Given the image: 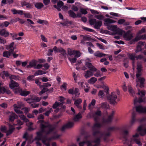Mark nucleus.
Here are the masks:
<instances>
[{
  "instance_id": "obj_1",
  "label": "nucleus",
  "mask_w": 146,
  "mask_h": 146,
  "mask_svg": "<svg viewBox=\"0 0 146 146\" xmlns=\"http://www.w3.org/2000/svg\"><path fill=\"white\" fill-rule=\"evenodd\" d=\"M102 114L101 111L99 110L94 112H92L88 114V117H93L96 122L93 127V135L96 137L95 140L94 141H89L87 140L83 141L79 143V146H98L100 142V139L102 137H104L108 136L110 133H105L102 132L99 130H96V128H99L103 126L104 124H106L110 123L114 114V111H112L108 116L107 119H102V123L101 124L97 122L100 119V117Z\"/></svg>"
},
{
  "instance_id": "obj_2",
  "label": "nucleus",
  "mask_w": 146,
  "mask_h": 146,
  "mask_svg": "<svg viewBox=\"0 0 146 146\" xmlns=\"http://www.w3.org/2000/svg\"><path fill=\"white\" fill-rule=\"evenodd\" d=\"M39 122L41 123L40 130L36 133L35 139L38 141L42 140L43 143L46 146H50L49 143L46 142V137L45 134H48L52 132L55 129V127L54 126H51L48 123L42 121H40Z\"/></svg>"
},
{
  "instance_id": "obj_3",
  "label": "nucleus",
  "mask_w": 146,
  "mask_h": 146,
  "mask_svg": "<svg viewBox=\"0 0 146 146\" xmlns=\"http://www.w3.org/2000/svg\"><path fill=\"white\" fill-rule=\"evenodd\" d=\"M138 94L141 97L138 99L136 98L134 100V104L135 106V109L136 111L139 113H146V107H143L140 105L136 106V104L137 102L140 103L143 102L145 100V99L142 98V97L145 95V91L143 90L140 91L139 89H138Z\"/></svg>"
},
{
  "instance_id": "obj_4",
  "label": "nucleus",
  "mask_w": 146,
  "mask_h": 146,
  "mask_svg": "<svg viewBox=\"0 0 146 146\" xmlns=\"http://www.w3.org/2000/svg\"><path fill=\"white\" fill-rule=\"evenodd\" d=\"M142 68V66L141 64L138 63L137 68V71L136 74V76L137 77L136 81L137 83L136 84L137 87V86L139 85L138 83V82H139L140 83L139 85L140 87H143V84L145 81V79L144 78L139 77L141 75V70Z\"/></svg>"
},
{
  "instance_id": "obj_5",
  "label": "nucleus",
  "mask_w": 146,
  "mask_h": 146,
  "mask_svg": "<svg viewBox=\"0 0 146 146\" xmlns=\"http://www.w3.org/2000/svg\"><path fill=\"white\" fill-rule=\"evenodd\" d=\"M14 44V42H12L9 45H6V48L7 50H9L8 51H5L3 53V56L4 57L8 58L13 53V51L15 48L13 46Z\"/></svg>"
},
{
  "instance_id": "obj_6",
  "label": "nucleus",
  "mask_w": 146,
  "mask_h": 146,
  "mask_svg": "<svg viewBox=\"0 0 146 146\" xmlns=\"http://www.w3.org/2000/svg\"><path fill=\"white\" fill-rule=\"evenodd\" d=\"M90 23L91 25H94V28L97 29H100L102 25V22L101 21L97 20L95 19L89 20Z\"/></svg>"
},
{
  "instance_id": "obj_7",
  "label": "nucleus",
  "mask_w": 146,
  "mask_h": 146,
  "mask_svg": "<svg viewBox=\"0 0 146 146\" xmlns=\"http://www.w3.org/2000/svg\"><path fill=\"white\" fill-rule=\"evenodd\" d=\"M85 62L86 66L89 69V70H92L94 71H97V69L92 65L91 63V61L90 58H87L85 59Z\"/></svg>"
},
{
  "instance_id": "obj_8",
  "label": "nucleus",
  "mask_w": 146,
  "mask_h": 146,
  "mask_svg": "<svg viewBox=\"0 0 146 146\" xmlns=\"http://www.w3.org/2000/svg\"><path fill=\"white\" fill-rule=\"evenodd\" d=\"M139 134L136 133L135 135H133L131 139L130 142L131 144H133L134 142L139 146H141L142 145V143L141 142L139 139L137 138Z\"/></svg>"
},
{
  "instance_id": "obj_9",
  "label": "nucleus",
  "mask_w": 146,
  "mask_h": 146,
  "mask_svg": "<svg viewBox=\"0 0 146 146\" xmlns=\"http://www.w3.org/2000/svg\"><path fill=\"white\" fill-rule=\"evenodd\" d=\"M24 106V104L21 102H19L18 103V104H15L14 106V110L17 114H21L23 112L20 110V109Z\"/></svg>"
},
{
  "instance_id": "obj_10",
  "label": "nucleus",
  "mask_w": 146,
  "mask_h": 146,
  "mask_svg": "<svg viewBox=\"0 0 146 146\" xmlns=\"http://www.w3.org/2000/svg\"><path fill=\"white\" fill-rule=\"evenodd\" d=\"M108 28L109 30L114 32H117V33L120 35H122L124 32L122 30L117 28V26L114 25H110L108 27Z\"/></svg>"
},
{
  "instance_id": "obj_11",
  "label": "nucleus",
  "mask_w": 146,
  "mask_h": 146,
  "mask_svg": "<svg viewBox=\"0 0 146 146\" xmlns=\"http://www.w3.org/2000/svg\"><path fill=\"white\" fill-rule=\"evenodd\" d=\"M146 48V43L145 42L142 41L139 42L137 45V49L135 50L136 53L138 52L141 51L142 49H144Z\"/></svg>"
},
{
  "instance_id": "obj_12",
  "label": "nucleus",
  "mask_w": 146,
  "mask_h": 146,
  "mask_svg": "<svg viewBox=\"0 0 146 146\" xmlns=\"http://www.w3.org/2000/svg\"><path fill=\"white\" fill-rule=\"evenodd\" d=\"M108 99L110 100V104H115L116 103V100L117 97L115 92H112L111 94L107 97Z\"/></svg>"
},
{
  "instance_id": "obj_13",
  "label": "nucleus",
  "mask_w": 146,
  "mask_h": 146,
  "mask_svg": "<svg viewBox=\"0 0 146 146\" xmlns=\"http://www.w3.org/2000/svg\"><path fill=\"white\" fill-rule=\"evenodd\" d=\"M141 39H146V34L140 36H136L129 43L130 44H134L136 42Z\"/></svg>"
},
{
  "instance_id": "obj_14",
  "label": "nucleus",
  "mask_w": 146,
  "mask_h": 146,
  "mask_svg": "<svg viewBox=\"0 0 146 146\" xmlns=\"http://www.w3.org/2000/svg\"><path fill=\"white\" fill-rule=\"evenodd\" d=\"M5 113L7 115L9 118V122H13L17 116L16 114L13 112L7 111L5 112Z\"/></svg>"
},
{
  "instance_id": "obj_15",
  "label": "nucleus",
  "mask_w": 146,
  "mask_h": 146,
  "mask_svg": "<svg viewBox=\"0 0 146 146\" xmlns=\"http://www.w3.org/2000/svg\"><path fill=\"white\" fill-rule=\"evenodd\" d=\"M15 127L13 125H9V130L8 131H7L6 128L5 126L2 127L1 129L2 131L6 132L7 135H8L12 133Z\"/></svg>"
},
{
  "instance_id": "obj_16",
  "label": "nucleus",
  "mask_w": 146,
  "mask_h": 146,
  "mask_svg": "<svg viewBox=\"0 0 146 146\" xmlns=\"http://www.w3.org/2000/svg\"><path fill=\"white\" fill-rule=\"evenodd\" d=\"M130 31H128L125 33L123 35V38L125 40L127 41L130 40L129 42V44H130V42L133 39L132 38H133V36L132 34L130 33Z\"/></svg>"
},
{
  "instance_id": "obj_17",
  "label": "nucleus",
  "mask_w": 146,
  "mask_h": 146,
  "mask_svg": "<svg viewBox=\"0 0 146 146\" xmlns=\"http://www.w3.org/2000/svg\"><path fill=\"white\" fill-rule=\"evenodd\" d=\"M95 72L91 70L86 71L83 74L84 76L86 79L89 78L92 76L94 75V72Z\"/></svg>"
},
{
  "instance_id": "obj_18",
  "label": "nucleus",
  "mask_w": 146,
  "mask_h": 146,
  "mask_svg": "<svg viewBox=\"0 0 146 146\" xmlns=\"http://www.w3.org/2000/svg\"><path fill=\"white\" fill-rule=\"evenodd\" d=\"M74 125V123L72 121H68L66 124L62 126L61 129L62 131H64L65 129L70 128L72 127Z\"/></svg>"
},
{
  "instance_id": "obj_19",
  "label": "nucleus",
  "mask_w": 146,
  "mask_h": 146,
  "mask_svg": "<svg viewBox=\"0 0 146 146\" xmlns=\"http://www.w3.org/2000/svg\"><path fill=\"white\" fill-rule=\"evenodd\" d=\"M104 21L105 22L104 25L107 27L109 26L110 24L114 23L116 22L115 21L108 18L105 19Z\"/></svg>"
},
{
  "instance_id": "obj_20",
  "label": "nucleus",
  "mask_w": 146,
  "mask_h": 146,
  "mask_svg": "<svg viewBox=\"0 0 146 146\" xmlns=\"http://www.w3.org/2000/svg\"><path fill=\"white\" fill-rule=\"evenodd\" d=\"M137 131L141 135H144L146 134V128H144L142 126H140L138 127Z\"/></svg>"
},
{
  "instance_id": "obj_21",
  "label": "nucleus",
  "mask_w": 146,
  "mask_h": 146,
  "mask_svg": "<svg viewBox=\"0 0 146 146\" xmlns=\"http://www.w3.org/2000/svg\"><path fill=\"white\" fill-rule=\"evenodd\" d=\"M9 33L6 29H3L0 31V35L5 37H7L9 36Z\"/></svg>"
},
{
  "instance_id": "obj_22",
  "label": "nucleus",
  "mask_w": 146,
  "mask_h": 146,
  "mask_svg": "<svg viewBox=\"0 0 146 146\" xmlns=\"http://www.w3.org/2000/svg\"><path fill=\"white\" fill-rule=\"evenodd\" d=\"M9 86L10 88L13 90V89L18 87L19 84L15 81L11 80Z\"/></svg>"
},
{
  "instance_id": "obj_23",
  "label": "nucleus",
  "mask_w": 146,
  "mask_h": 146,
  "mask_svg": "<svg viewBox=\"0 0 146 146\" xmlns=\"http://www.w3.org/2000/svg\"><path fill=\"white\" fill-rule=\"evenodd\" d=\"M82 102V99L80 98H78L75 100L74 104L79 109H81L82 107L80 104Z\"/></svg>"
},
{
  "instance_id": "obj_24",
  "label": "nucleus",
  "mask_w": 146,
  "mask_h": 146,
  "mask_svg": "<svg viewBox=\"0 0 146 146\" xmlns=\"http://www.w3.org/2000/svg\"><path fill=\"white\" fill-rule=\"evenodd\" d=\"M6 93L7 94H11L10 90L7 89L6 87L0 86V94H4Z\"/></svg>"
},
{
  "instance_id": "obj_25",
  "label": "nucleus",
  "mask_w": 146,
  "mask_h": 146,
  "mask_svg": "<svg viewBox=\"0 0 146 146\" xmlns=\"http://www.w3.org/2000/svg\"><path fill=\"white\" fill-rule=\"evenodd\" d=\"M94 55L95 56L100 58L108 55L106 54L101 53L99 51H97L96 52L94 53Z\"/></svg>"
},
{
  "instance_id": "obj_26",
  "label": "nucleus",
  "mask_w": 146,
  "mask_h": 146,
  "mask_svg": "<svg viewBox=\"0 0 146 146\" xmlns=\"http://www.w3.org/2000/svg\"><path fill=\"white\" fill-rule=\"evenodd\" d=\"M82 117L81 114L80 113H79L74 117L73 120L74 121H78L82 118Z\"/></svg>"
},
{
  "instance_id": "obj_27",
  "label": "nucleus",
  "mask_w": 146,
  "mask_h": 146,
  "mask_svg": "<svg viewBox=\"0 0 146 146\" xmlns=\"http://www.w3.org/2000/svg\"><path fill=\"white\" fill-rule=\"evenodd\" d=\"M37 118L39 120H38V121L37 123H40V125H41V123L40 122H39V121H42L48 123L51 126H53L52 125H50L48 122H45L44 121H43V120H42V119H44V116L42 114H40V115H39L38 116Z\"/></svg>"
},
{
  "instance_id": "obj_28",
  "label": "nucleus",
  "mask_w": 146,
  "mask_h": 146,
  "mask_svg": "<svg viewBox=\"0 0 146 146\" xmlns=\"http://www.w3.org/2000/svg\"><path fill=\"white\" fill-rule=\"evenodd\" d=\"M100 105V107L102 109H107L109 108V105L106 103H102Z\"/></svg>"
},
{
  "instance_id": "obj_29",
  "label": "nucleus",
  "mask_w": 146,
  "mask_h": 146,
  "mask_svg": "<svg viewBox=\"0 0 146 146\" xmlns=\"http://www.w3.org/2000/svg\"><path fill=\"white\" fill-rule=\"evenodd\" d=\"M23 112L19 114V117L20 118L25 122H26L28 121V120L26 116L22 114Z\"/></svg>"
},
{
  "instance_id": "obj_30",
  "label": "nucleus",
  "mask_w": 146,
  "mask_h": 146,
  "mask_svg": "<svg viewBox=\"0 0 146 146\" xmlns=\"http://www.w3.org/2000/svg\"><path fill=\"white\" fill-rule=\"evenodd\" d=\"M46 73V72L44 71H43L41 70H38V71H36L34 73V75L35 76H37L38 75H40L43 74H44Z\"/></svg>"
},
{
  "instance_id": "obj_31",
  "label": "nucleus",
  "mask_w": 146,
  "mask_h": 146,
  "mask_svg": "<svg viewBox=\"0 0 146 146\" xmlns=\"http://www.w3.org/2000/svg\"><path fill=\"white\" fill-rule=\"evenodd\" d=\"M36 64V62L35 61H33L29 63V64L27 66V68H31L33 67L34 68Z\"/></svg>"
},
{
  "instance_id": "obj_32",
  "label": "nucleus",
  "mask_w": 146,
  "mask_h": 146,
  "mask_svg": "<svg viewBox=\"0 0 146 146\" xmlns=\"http://www.w3.org/2000/svg\"><path fill=\"white\" fill-rule=\"evenodd\" d=\"M67 53L70 56L74 55L75 50H73L71 48H67Z\"/></svg>"
},
{
  "instance_id": "obj_33",
  "label": "nucleus",
  "mask_w": 146,
  "mask_h": 146,
  "mask_svg": "<svg viewBox=\"0 0 146 146\" xmlns=\"http://www.w3.org/2000/svg\"><path fill=\"white\" fill-rule=\"evenodd\" d=\"M97 80V79L95 77H92L88 80V83L90 84H93Z\"/></svg>"
},
{
  "instance_id": "obj_34",
  "label": "nucleus",
  "mask_w": 146,
  "mask_h": 146,
  "mask_svg": "<svg viewBox=\"0 0 146 146\" xmlns=\"http://www.w3.org/2000/svg\"><path fill=\"white\" fill-rule=\"evenodd\" d=\"M37 22L40 24L42 25H48V21L44 20H42L41 19H38Z\"/></svg>"
},
{
  "instance_id": "obj_35",
  "label": "nucleus",
  "mask_w": 146,
  "mask_h": 146,
  "mask_svg": "<svg viewBox=\"0 0 146 146\" xmlns=\"http://www.w3.org/2000/svg\"><path fill=\"white\" fill-rule=\"evenodd\" d=\"M22 90L18 86L15 89H13V91L15 93L19 94L20 95L21 92L22 91Z\"/></svg>"
},
{
  "instance_id": "obj_36",
  "label": "nucleus",
  "mask_w": 146,
  "mask_h": 146,
  "mask_svg": "<svg viewBox=\"0 0 146 146\" xmlns=\"http://www.w3.org/2000/svg\"><path fill=\"white\" fill-rule=\"evenodd\" d=\"M31 98L33 101L36 102H39L41 99V98H38L34 96H33Z\"/></svg>"
},
{
  "instance_id": "obj_37",
  "label": "nucleus",
  "mask_w": 146,
  "mask_h": 146,
  "mask_svg": "<svg viewBox=\"0 0 146 146\" xmlns=\"http://www.w3.org/2000/svg\"><path fill=\"white\" fill-rule=\"evenodd\" d=\"M129 58L132 61H134L136 59V56L135 54H130L128 55Z\"/></svg>"
},
{
  "instance_id": "obj_38",
  "label": "nucleus",
  "mask_w": 146,
  "mask_h": 146,
  "mask_svg": "<svg viewBox=\"0 0 146 146\" xmlns=\"http://www.w3.org/2000/svg\"><path fill=\"white\" fill-rule=\"evenodd\" d=\"M136 119L134 117V115L133 114V116L131 117V119L130 122L129 127L132 126L136 121Z\"/></svg>"
},
{
  "instance_id": "obj_39",
  "label": "nucleus",
  "mask_w": 146,
  "mask_h": 146,
  "mask_svg": "<svg viewBox=\"0 0 146 146\" xmlns=\"http://www.w3.org/2000/svg\"><path fill=\"white\" fill-rule=\"evenodd\" d=\"M10 23L8 21H5L0 23V27H7L9 25Z\"/></svg>"
},
{
  "instance_id": "obj_40",
  "label": "nucleus",
  "mask_w": 146,
  "mask_h": 146,
  "mask_svg": "<svg viewBox=\"0 0 146 146\" xmlns=\"http://www.w3.org/2000/svg\"><path fill=\"white\" fill-rule=\"evenodd\" d=\"M128 87L129 92L132 96H133L134 94H135V92L133 88H132L131 86L130 85H128Z\"/></svg>"
},
{
  "instance_id": "obj_41",
  "label": "nucleus",
  "mask_w": 146,
  "mask_h": 146,
  "mask_svg": "<svg viewBox=\"0 0 146 146\" xmlns=\"http://www.w3.org/2000/svg\"><path fill=\"white\" fill-rule=\"evenodd\" d=\"M30 93V92L28 91H26L25 90L21 92V95L24 96H26Z\"/></svg>"
},
{
  "instance_id": "obj_42",
  "label": "nucleus",
  "mask_w": 146,
  "mask_h": 146,
  "mask_svg": "<svg viewBox=\"0 0 146 146\" xmlns=\"http://www.w3.org/2000/svg\"><path fill=\"white\" fill-rule=\"evenodd\" d=\"M43 88V89L40 91L39 93V94L40 95H41L42 94L44 93L45 92L47 91L48 90V89L46 87H43L42 85L41 86L40 88Z\"/></svg>"
},
{
  "instance_id": "obj_43",
  "label": "nucleus",
  "mask_w": 146,
  "mask_h": 146,
  "mask_svg": "<svg viewBox=\"0 0 146 146\" xmlns=\"http://www.w3.org/2000/svg\"><path fill=\"white\" fill-rule=\"evenodd\" d=\"M59 52L63 56H65L66 54V51L62 47H60Z\"/></svg>"
},
{
  "instance_id": "obj_44",
  "label": "nucleus",
  "mask_w": 146,
  "mask_h": 146,
  "mask_svg": "<svg viewBox=\"0 0 146 146\" xmlns=\"http://www.w3.org/2000/svg\"><path fill=\"white\" fill-rule=\"evenodd\" d=\"M68 13L69 14L70 16L73 18H75L77 17V15L74 13L72 11L70 10L68 11Z\"/></svg>"
},
{
  "instance_id": "obj_45",
  "label": "nucleus",
  "mask_w": 146,
  "mask_h": 146,
  "mask_svg": "<svg viewBox=\"0 0 146 146\" xmlns=\"http://www.w3.org/2000/svg\"><path fill=\"white\" fill-rule=\"evenodd\" d=\"M81 54V53L78 50H75L74 55L75 58H78L80 57Z\"/></svg>"
},
{
  "instance_id": "obj_46",
  "label": "nucleus",
  "mask_w": 146,
  "mask_h": 146,
  "mask_svg": "<svg viewBox=\"0 0 146 146\" xmlns=\"http://www.w3.org/2000/svg\"><path fill=\"white\" fill-rule=\"evenodd\" d=\"M35 6L38 9H40L42 7L43 5L42 3H38L35 4Z\"/></svg>"
},
{
  "instance_id": "obj_47",
  "label": "nucleus",
  "mask_w": 146,
  "mask_h": 146,
  "mask_svg": "<svg viewBox=\"0 0 146 146\" xmlns=\"http://www.w3.org/2000/svg\"><path fill=\"white\" fill-rule=\"evenodd\" d=\"M146 32L145 29L143 28L139 30L137 33V36H140L141 34L145 33Z\"/></svg>"
},
{
  "instance_id": "obj_48",
  "label": "nucleus",
  "mask_w": 146,
  "mask_h": 146,
  "mask_svg": "<svg viewBox=\"0 0 146 146\" xmlns=\"http://www.w3.org/2000/svg\"><path fill=\"white\" fill-rule=\"evenodd\" d=\"M33 124V123L31 122H29L26 124V125L28 127V129L29 130H32L33 129L31 127V125Z\"/></svg>"
},
{
  "instance_id": "obj_49",
  "label": "nucleus",
  "mask_w": 146,
  "mask_h": 146,
  "mask_svg": "<svg viewBox=\"0 0 146 146\" xmlns=\"http://www.w3.org/2000/svg\"><path fill=\"white\" fill-rule=\"evenodd\" d=\"M6 40L5 38L2 37L0 38V44H5L6 43Z\"/></svg>"
},
{
  "instance_id": "obj_50",
  "label": "nucleus",
  "mask_w": 146,
  "mask_h": 146,
  "mask_svg": "<svg viewBox=\"0 0 146 146\" xmlns=\"http://www.w3.org/2000/svg\"><path fill=\"white\" fill-rule=\"evenodd\" d=\"M94 17L95 18L99 20H102L104 18V16L100 15H96Z\"/></svg>"
},
{
  "instance_id": "obj_51",
  "label": "nucleus",
  "mask_w": 146,
  "mask_h": 146,
  "mask_svg": "<svg viewBox=\"0 0 146 146\" xmlns=\"http://www.w3.org/2000/svg\"><path fill=\"white\" fill-rule=\"evenodd\" d=\"M23 15H24L25 17L28 18H31L32 16L29 13H24Z\"/></svg>"
},
{
  "instance_id": "obj_52",
  "label": "nucleus",
  "mask_w": 146,
  "mask_h": 146,
  "mask_svg": "<svg viewBox=\"0 0 146 146\" xmlns=\"http://www.w3.org/2000/svg\"><path fill=\"white\" fill-rule=\"evenodd\" d=\"M79 90L77 88H76L74 91V94L76 96H78L79 95L80 93L78 92Z\"/></svg>"
},
{
  "instance_id": "obj_53",
  "label": "nucleus",
  "mask_w": 146,
  "mask_h": 146,
  "mask_svg": "<svg viewBox=\"0 0 146 146\" xmlns=\"http://www.w3.org/2000/svg\"><path fill=\"white\" fill-rule=\"evenodd\" d=\"M85 85L86 86H86H85V88H83L84 89V91L86 92H88L89 90L90 87L89 86L88 84H85Z\"/></svg>"
},
{
  "instance_id": "obj_54",
  "label": "nucleus",
  "mask_w": 146,
  "mask_h": 146,
  "mask_svg": "<svg viewBox=\"0 0 146 146\" xmlns=\"http://www.w3.org/2000/svg\"><path fill=\"white\" fill-rule=\"evenodd\" d=\"M68 59L72 63H74L76 62L77 59L76 58L74 57V58H69Z\"/></svg>"
},
{
  "instance_id": "obj_55",
  "label": "nucleus",
  "mask_w": 146,
  "mask_h": 146,
  "mask_svg": "<svg viewBox=\"0 0 146 146\" xmlns=\"http://www.w3.org/2000/svg\"><path fill=\"white\" fill-rule=\"evenodd\" d=\"M80 11L83 14H86L87 13V12L86 10L84 9L81 8L80 9Z\"/></svg>"
},
{
  "instance_id": "obj_56",
  "label": "nucleus",
  "mask_w": 146,
  "mask_h": 146,
  "mask_svg": "<svg viewBox=\"0 0 146 146\" xmlns=\"http://www.w3.org/2000/svg\"><path fill=\"white\" fill-rule=\"evenodd\" d=\"M53 49L55 53H58L59 52L60 48H58L56 46H55L54 47Z\"/></svg>"
},
{
  "instance_id": "obj_57",
  "label": "nucleus",
  "mask_w": 146,
  "mask_h": 146,
  "mask_svg": "<svg viewBox=\"0 0 146 146\" xmlns=\"http://www.w3.org/2000/svg\"><path fill=\"white\" fill-rule=\"evenodd\" d=\"M96 104V100H94L93 99L92 100V102L91 103H90L89 105V108L90 109V106L91 105H92L93 106H94Z\"/></svg>"
},
{
  "instance_id": "obj_58",
  "label": "nucleus",
  "mask_w": 146,
  "mask_h": 146,
  "mask_svg": "<svg viewBox=\"0 0 146 146\" xmlns=\"http://www.w3.org/2000/svg\"><path fill=\"white\" fill-rule=\"evenodd\" d=\"M82 28L85 30L89 32H93L94 31V30L92 29L85 27H83Z\"/></svg>"
},
{
  "instance_id": "obj_59",
  "label": "nucleus",
  "mask_w": 146,
  "mask_h": 146,
  "mask_svg": "<svg viewBox=\"0 0 146 146\" xmlns=\"http://www.w3.org/2000/svg\"><path fill=\"white\" fill-rule=\"evenodd\" d=\"M60 104V103L56 102L53 105V108L54 109L56 108L58 106L61 105Z\"/></svg>"
},
{
  "instance_id": "obj_60",
  "label": "nucleus",
  "mask_w": 146,
  "mask_h": 146,
  "mask_svg": "<svg viewBox=\"0 0 146 146\" xmlns=\"http://www.w3.org/2000/svg\"><path fill=\"white\" fill-rule=\"evenodd\" d=\"M35 76L33 75H30L27 78V80L28 81H31L33 80V78H34Z\"/></svg>"
},
{
  "instance_id": "obj_61",
  "label": "nucleus",
  "mask_w": 146,
  "mask_h": 146,
  "mask_svg": "<svg viewBox=\"0 0 146 146\" xmlns=\"http://www.w3.org/2000/svg\"><path fill=\"white\" fill-rule=\"evenodd\" d=\"M23 110L25 114L27 113L30 110V108H29L25 107L23 108Z\"/></svg>"
},
{
  "instance_id": "obj_62",
  "label": "nucleus",
  "mask_w": 146,
  "mask_h": 146,
  "mask_svg": "<svg viewBox=\"0 0 146 146\" xmlns=\"http://www.w3.org/2000/svg\"><path fill=\"white\" fill-rule=\"evenodd\" d=\"M94 75L97 77H101L102 76L100 71L97 72L95 74H94Z\"/></svg>"
},
{
  "instance_id": "obj_63",
  "label": "nucleus",
  "mask_w": 146,
  "mask_h": 146,
  "mask_svg": "<svg viewBox=\"0 0 146 146\" xmlns=\"http://www.w3.org/2000/svg\"><path fill=\"white\" fill-rule=\"evenodd\" d=\"M0 106L3 108L5 109L7 107V104L5 103H3L1 104H0Z\"/></svg>"
},
{
  "instance_id": "obj_64",
  "label": "nucleus",
  "mask_w": 146,
  "mask_h": 146,
  "mask_svg": "<svg viewBox=\"0 0 146 146\" xmlns=\"http://www.w3.org/2000/svg\"><path fill=\"white\" fill-rule=\"evenodd\" d=\"M63 3L61 1H59L57 3V6L58 7H61L63 5Z\"/></svg>"
}]
</instances>
